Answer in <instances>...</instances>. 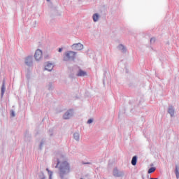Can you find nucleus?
<instances>
[{"instance_id": "4", "label": "nucleus", "mask_w": 179, "mask_h": 179, "mask_svg": "<svg viewBox=\"0 0 179 179\" xmlns=\"http://www.w3.org/2000/svg\"><path fill=\"white\" fill-rule=\"evenodd\" d=\"M113 174L114 177H124V171L118 170V169H113Z\"/></svg>"}, {"instance_id": "24", "label": "nucleus", "mask_w": 179, "mask_h": 179, "mask_svg": "<svg viewBox=\"0 0 179 179\" xmlns=\"http://www.w3.org/2000/svg\"><path fill=\"white\" fill-rule=\"evenodd\" d=\"M58 52H62V48H59V50H58Z\"/></svg>"}, {"instance_id": "18", "label": "nucleus", "mask_w": 179, "mask_h": 179, "mask_svg": "<svg viewBox=\"0 0 179 179\" xmlns=\"http://www.w3.org/2000/svg\"><path fill=\"white\" fill-rule=\"evenodd\" d=\"M156 171V168L155 167H151L148 170V174H152V173H155Z\"/></svg>"}, {"instance_id": "3", "label": "nucleus", "mask_w": 179, "mask_h": 179, "mask_svg": "<svg viewBox=\"0 0 179 179\" xmlns=\"http://www.w3.org/2000/svg\"><path fill=\"white\" fill-rule=\"evenodd\" d=\"M71 117H73V109L68 110L63 115L64 120H69V118H71Z\"/></svg>"}, {"instance_id": "10", "label": "nucleus", "mask_w": 179, "mask_h": 179, "mask_svg": "<svg viewBox=\"0 0 179 179\" xmlns=\"http://www.w3.org/2000/svg\"><path fill=\"white\" fill-rule=\"evenodd\" d=\"M117 50H119V51H121V52H123L124 54L127 52V48L122 44H120L117 46Z\"/></svg>"}, {"instance_id": "28", "label": "nucleus", "mask_w": 179, "mask_h": 179, "mask_svg": "<svg viewBox=\"0 0 179 179\" xmlns=\"http://www.w3.org/2000/svg\"><path fill=\"white\" fill-rule=\"evenodd\" d=\"M150 179H159V178H150Z\"/></svg>"}, {"instance_id": "20", "label": "nucleus", "mask_w": 179, "mask_h": 179, "mask_svg": "<svg viewBox=\"0 0 179 179\" xmlns=\"http://www.w3.org/2000/svg\"><path fill=\"white\" fill-rule=\"evenodd\" d=\"M48 90H50V91L52 90L53 87H52V83H50L48 84Z\"/></svg>"}, {"instance_id": "29", "label": "nucleus", "mask_w": 179, "mask_h": 179, "mask_svg": "<svg viewBox=\"0 0 179 179\" xmlns=\"http://www.w3.org/2000/svg\"><path fill=\"white\" fill-rule=\"evenodd\" d=\"M48 2H50V0H46Z\"/></svg>"}, {"instance_id": "21", "label": "nucleus", "mask_w": 179, "mask_h": 179, "mask_svg": "<svg viewBox=\"0 0 179 179\" xmlns=\"http://www.w3.org/2000/svg\"><path fill=\"white\" fill-rule=\"evenodd\" d=\"M155 41H156V38H151L150 40V44H153L155 43Z\"/></svg>"}, {"instance_id": "13", "label": "nucleus", "mask_w": 179, "mask_h": 179, "mask_svg": "<svg viewBox=\"0 0 179 179\" xmlns=\"http://www.w3.org/2000/svg\"><path fill=\"white\" fill-rule=\"evenodd\" d=\"M92 19H93L94 22H99V19H100V15H99V13H94L92 15Z\"/></svg>"}, {"instance_id": "22", "label": "nucleus", "mask_w": 179, "mask_h": 179, "mask_svg": "<svg viewBox=\"0 0 179 179\" xmlns=\"http://www.w3.org/2000/svg\"><path fill=\"white\" fill-rule=\"evenodd\" d=\"M93 122V118H90L87 120V124H92Z\"/></svg>"}, {"instance_id": "9", "label": "nucleus", "mask_w": 179, "mask_h": 179, "mask_svg": "<svg viewBox=\"0 0 179 179\" xmlns=\"http://www.w3.org/2000/svg\"><path fill=\"white\" fill-rule=\"evenodd\" d=\"M76 76L84 78L85 76H87V72L82 70L81 69H79Z\"/></svg>"}, {"instance_id": "19", "label": "nucleus", "mask_w": 179, "mask_h": 179, "mask_svg": "<svg viewBox=\"0 0 179 179\" xmlns=\"http://www.w3.org/2000/svg\"><path fill=\"white\" fill-rule=\"evenodd\" d=\"M44 145V140H42L40 143L39 145V150H43V145Z\"/></svg>"}, {"instance_id": "1", "label": "nucleus", "mask_w": 179, "mask_h": 179, "mask_svg": "<svg viewBox=\"0 0 179 179\" xmlns=\"http://www.w3.org/2000/svg\"><path fill=\"white\" fill-rule=\"evenodd\" d=\"M52 167L59 169V176L60 179H66V176L71 173V164L68 161L61 162L59 159L57 158L53 160Z\"/></svg>"}, {"instance_id": "25", "label": "nucleus", "mask_w": 179, "mask_h": 179, "mask_svg": "<svg viewBox=\"0 0 179 179\" xmlns=\"http://www.w3.org/2000/svg\"><path fill=\"white\" fill-rule=\"evenodd\" d=\"M24 136L25 138H27V136H29V133H27V131L25 133Z\"/></svg>"}, {"instance_id": "12", "label": "nucleus", "mask_w": 179, "mask_h": 179, "mask_svg": "<svg viewBox=\"0 0 179 179\" xmlns=\"http://www.w3.org/2000/svg\"><path fill=\"white\" fill-rule=\"evenodd\" d=\"M6 90V88L5 87V80H3L1 85V97H3V94H5Z\"/></svg>"}, {"instance_id": "23", "label": "nucleus", "mask_w": 179, "mask_h": 179, "mask_svg": "<svg viewBox=\"0 0 179 179\" xmlns=\"http://www.w3.org/2000/svg\"><path fill=\"white\" fill-rule=\"evenodd\" d=\"M10 115L11 117H15L16 115L13 110H11Z\"/></svg>"}, {"instance_id": "2", "label": "nucleus", "mask_w": 179, "mask_h": 179, "mask_svg": "<svg viewBox=\"0 0 179 179\" xmlns=\"http://www.w3.org/2000/svg\"><path fill=\"white\" fill-rule=\"evenodd\" d=\"M76 52L74 51H67L64 54V57L63 58V61L68 62V61H75L76 59Z\"/></svg>"}, {"instance_id": "15", "label": "nucleus", "mask_w": 179, "mask_h": 179, "mask_svg": "<svg viewBox=\"0 0 179 179\" xmlns=\"http://www.w3.org/2000/svg\"><path fill=\"white\" fill-rule=\"evenodd\" d=\"M73 138L75 139V141H79V140L80 139V136L79 135V133H74Z\"/></svg>"}, {"instance_id": "30", "label": "nucleus", "mask_w": 179, "mask_h": 179, "mask_svg": "<svg viewBox=\"0 0 179 179\" xmlns=\"http://www.w3.org/2000/svg\"><path fill=\"white\" fill-rule=\"evenodd\" d=\"M103 75H104V76H106V73H104V74H103Z\"/></svg>"}, {"instance_id": "27", "label": "nucleus", "mask_w": 179, "mask_h": 179, "mask_svg": "<svg viewBox=\"0 0 179 179\" xmlns=\"http://www.w3.org/2000/svg\"><path fill=\"white\" fill-rule=\"evenodd\" d=\"M49 134L50 136H52V131L51 130L49 131Z\"/></svg>"}, {"instance_id": "17", "label": "nucleus", "mask_w": 179, "mask_h": 179, "mask_svg": "<svg viewBox=\"0 0 179 179\" xmlns=\"http://www.w3.org/2000/svg\"><path fill=\"white\" fill-rule=\"evenodd\" d=\"M175 174L176 176V178L178 179L179 178V171H178V165L176 166Z\"/></svg>"}, {"instance_id": "7", "label": "nucleus", "mask_w": 179, "mask_h": 179, "mask_svg": "<svg viewBox=\"0 0 179 179\" xmlns=\"http://www.w3.org/2000/svg\"><path fill=\"white\" fill-rule=\"evenodd\" d=\"M25 65L27 66H33V56H28L25 58Z\"/></svg>"}, {"instance_id": "8", "label": "nucleus", "mask_w": 179, "mask_h": 179, "mask_svg": "<svg viewBox=\"0 0 179 179\" xmlns=\"http://www.w3.org/2000/svg\"><path fill=\"white\" fill-rule=\"evenodd\" d=\"M54 69V65L50 62H47L45 65V71H48V72H51Z\"/></svg>"}, {"instance_id": "11", "label": "nucleus", "mask_w": 179, "mask_h": 179, "mask_svg": "<svg viewBox=\"0 0 179 179\" xmlns=\"http://www.w3.org/2000/svg\"><path fill=\"white\" fill-rule=\"evenodd\" d=\"M168 113L169 114H170L171 117H174V113H175L174 107L171 106H169L168 108Z\"/></svg>"}, {"instance_id": "6", "label": "nucleus", "mask_w": 179, "mask_h": 179, "mask_svg": "<svg viewBox=\"0 0 179 179\" xmlns=\"http://www.w3.org/2000/svg\"><path fill=\"white\" fill-rule=\"evenodd\" d=\"M43 57V52L41 50H36L34 54V58L36 61H40Z\"/></svg>"}, {"instance_id": "16", "label": "nucleus", "mask_w": 179, "mask_h": 179, "mask_svg": "<svg viewBox=\"0 0 179 179\" xmlns=\"http://www.w3.org/2000/svg\"><path fill=\"white\" fill-rule=\"evenodd\" d=\"M46 171H48L49 179H52V174H54V173L52 171H50L48 168L46 169Z\"/></svg>"}, {"instance_id": "14", "label": "nucleus", "mask_w": 179, "mask_h": 179, "mask_svg": "<svg viewBox=\"0 0 179 179\" xmlns=\"http://www.w3.org/2000/svg\"><path fill=\"white\" fill-rule=\"evenodd\" d=\"M136 163H138V156L135 155L132 157L131 164L132 166H136Z\"/></svg>"}, {"instance_id": "26", "label": "nucleus", "mask_w": 179, "mask_h": 179, "mask_svg": "<svg viewBox=\"0 0 179 179\" xmlns=\"http://www.w3.org/2000/svg\"><path fill=\"white\" fill-rule=\"evenodd\" d=\"M83 164H92L90 162H83Z\"/></svg>"}, {"instance_id": "5", "label": "nucleus", "mask_w": 179, "mask_h": 179, "mask_svg": "<svg viewBox=\"0 0 179 179\" xmlns=\"http://www.w3.org/2000/svg\"><path fill=\"white\" fill-rule=\"evenodd\" d=\"M71 48L75 51H81V50H83V45L80 43H74L71 45Z\"/></svg>"}]
</instances>
